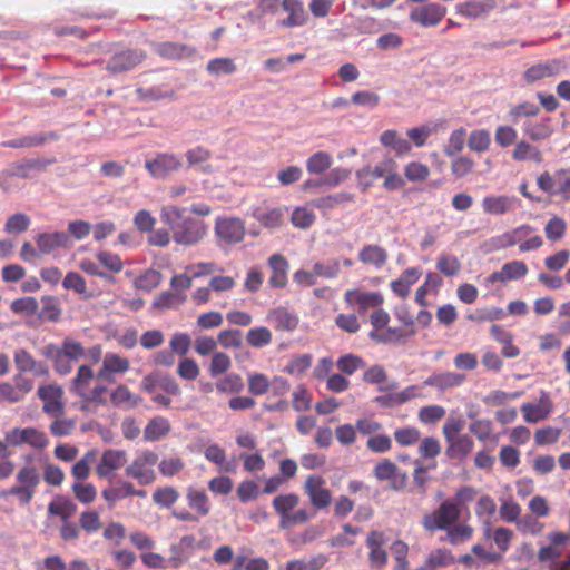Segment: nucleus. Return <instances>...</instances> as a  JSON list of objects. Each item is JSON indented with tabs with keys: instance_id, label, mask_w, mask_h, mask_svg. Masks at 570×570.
Returning <instances> with one entry per match:
<instances>
[{
	"instance_id": "nucleus-52",
	"label": "nucleus",
	"mask_w": 570,
	"mask_h": 570,
	"mask_svg": "<svg viewBox=\"0 0 570 570\" xmlns=\"http://www.w3.org/2000/svg\"><path fill=\"white\" fill-rule=\"evenodd\" d=\"M94 379V372L90 366L81 365L78 368L77 375L72 380L71 391L77 395L83 397V389L89 385Z\"/></svg>"
},
{
	"instance_id": "nucleus-61",
	"label": "nucleus",
	"mask_w": 570,
	"mask_h": 570,
	"mask_svg": "<svg viewBox=\"0 0 570 570\" xmlns=\"http://www.w3.org/2000/svg\"><path fill=\"white\" fill-rule=\"evenodd\" d=\"M436 268L445 276L456 275L461 269V263L454 255L442 254L436 262Z\"/></svg>"
},
{
	"instance_id": "nucleus-9",
	"label": "nucleus",
	"mask_w": 570,
	"mask_h": 570,
	"mask_svg": "<svg viewBox=\"0 0 570 570\" xmlns=\"http://www.w3.org/2000/svg\"><path fill=\"white\" fill-rule=\"evenodd\" d=\"M345 303L362 315L370 308L380 307L383 304V295L380 292H362L360 289H347L344 294Z\"/></svg>"
},
{
	"instance_id": "nucleus-18",
	"label": "nucleus",
	"mask_w": 570,
	"mask_h": 570,
	"mask_svg": "<svg viewBox=\"0 0 570 570\" xmlns=\"http://www.w3.org/2000/svg\"><path fill=\"white\" fill-rule=\"evenodd\" d=\"M282 9L287 12L288 16L285 19L276 21V24L282 28H295L304 26L308 16L304 9L302 0H282Z\"/></svg>"
},
{
	"instance_id": "nucleus-17",
	"label": "nucleus",
	"mask_w": 570,
	"mask_h": 570,
	"mask_svg": "<svg viewBox=\"0 0 570 570\" xmlns=\"http://www.w3.org/2000/svg\"><path fill=\"white\" fill-rule=\"evenodd\" d=\"M521 412L527 423H538L549 417L552 412V402L546 392H541L537 403H523Z\"/></svg>"
},
{
	"instance_id": "nucleus-2",
	"label": "nucleus",
	"mask_w": 570,
	"mask_h": 570,
	"mask_svg": "<svg viewBox=\"0 0 570 570\" xmlns=\"http://www.w3.org/2000/svg\"><path fill=\"white\" fill-rule=\"evenodd\" d=\"M214 235L216 245L224 252H229L240 244L246 235L245 222L236 216H218L215 219Z\"/></svg>"
},
{
	"instance_id": "nucleus-30",
	"label": "nucleus",
	"mask_w": 570,
	"mask_h": 570,
	"mask_svg": "<svg viewBox=\"0 0 570 570\" xmlns=\"http://www.w3.org/2000/svg\"><path fill=\"white\" fill-rule=\"evenodd\" d=\"M157 55L166 59H183L190 57L195 53V49L178 42H159L154 46Z\"/></svg>"
},
{
	"instance_id": "nucleus-58",
	"label": "nucleus",
	"mask_w": 570,
	"mask_h": 570,
	"mask_svg": "<svg viewBox=\"0 0 570 570\" xmlns=\"http://www.w3.org/2000/svg\"><path fill=\"white\" fill-rule=\"evenodd\" d=\"M62 286L68 291L89 297L86 281L77 272H68L62 281Z\"/></svg>"
},
{
	"instance_id": "nucleus-26",
	"label": "nucleus",
	"mask_w": 570,
	"mask_h": 570,
	"mask_svg": "<svg viewBox=\"0 0 570 570\" xmlns=\"http://www.w3.org/2000/svg\"><path fill=\"white\" fill-rule=\"evenodd\" d=\"M13 361L17 370L21 373L31 372L36 375L47 373V367L33 358V356L24 348H17L13 353Z\"/></svg>"
},
{
	"instance_id": "nucleus-42",
	"label": "nucleus",
	"mask_w": 570,
	"mask_h": 570,
	"mask_svg": "<svg viewBox=\"0 0 570 570\" xmlns=\"http://www.w3.org/2000/svg\"><path fill=\"white\" fill-rule=\"evenodd\" d=\"M550 118L541 119L540 121H527L523 125L524 132L532 140H543L551 135Z\"/></svg>"
},
{
	"instance_id": "nucleus-10",
	"label": "nucleus",
	"mask_w": 570,
	"mask_h": 570,
	"mask_svg": "<svg viewBox=\"0 0 570 570\" xmlns=\"http://www.w3.org/2000/svg\"><path fill=\"white\" fill-rule=\"evenodd\" d=\"M146 55L141 50H124L110 57L106 69L111 73H121L132 70L144 61Z\"/></svg>"
},
{
	"instance_id": "nucleus-62",
	"label": "nucleus",
	"mask_w": 570,
	"mask_h": 570,
	"mask_svg": "<svg viewBox=\"0 0 570 570\" xmlns=\"http://www.w3.org/2000/svg\"><path fill=\"white\" fill-rule=\"evenodd\" d=\"M38 301L31 296L18 298L11 303V311L14 314L24 316L35 315L38 312Z\"/></svg>"
},
{
	"instance_id": "nucleus-36",
	"label": "nucleus",
	"mask_w": 570,
	"mask_h": 570,
	"mask_svg": "<svg viewBox=\"0 0 570 570\" xmlns=\"http://www.w3.org/2000/svg\"><path fill=\"white\" fill-rule=\"evenodd\" d=\"M446 530L445 537L441 541H448L452 546H458L461 542L468 541L473 534V528L464 523H454Z\"/></svg>"
},
{
	"instance_id": "nucleus-60",
	"label": "nucleus",
	"mask_w": 570,
	"mask_h": 570,
	"mask_svg": "<svg viewBox=\"0 0 570 570\" xmlns=\"http://www.w3.org/2000/svg\"><path fill=\"white\" fill-rule=\"evenodd\" d=\"M336 365L342 373L352 375L357 370L363 368L365 366V362L357 355L346 354L337 360Z\"/></svg>"
},
{
	"instance_id": "nucleus-40",
	"label": "nucleus",
	"mask_w": 570,
	"mask_h": 570,
	"mask_svg": "<svg viewBox=\"0 0 570 570\" xmlns=\"http://www.w3.org/2000/svg\"><path fill=\"white\" fill-rule=\"evenodd\" d=\"M332 156L326 151H317L306 160V169L311 175H321L332 166Z\"/></svg>"
},
{
	"instance_id": "nucleus-43",
	"label": "nucleus",
	"mask_w": 570,
	"mask_h": 570,
	"mask_svg": "<svg viewBox=\"0 0 570 570\" xmlns=\"http://www.w3.org/2000/svg\"><path fill=\"white\" fill-rule=\"evenodd\" d=\"M161 278L160 272L149 268L134 281V285L139 291L151 292L159 286Z\"/></svg>"
},
{
	"instance_id": "nucleus-21",
	"label": "nucleus",
	"mask_w": 570,
	"mask_h": 570,
	"mask_svg": "<svg viewBox=\"0 0 570 570\" xmlns=\"http://www.w3.org/2000/svg\"><path fill=\"white\" fill-rule=\"evenodd\" d=\"M519 205L520 202L517 197L507 195L487 196L482 200L483 212L495 216L512 212Z\"/></svg>"
},
{
	"instance_id": "nucleus-48",
	"label": "nucleus",
	"mask_w": 570,
	"mask_h": 570,
	"mask_svg": "<svg viewBox=\"0 0 570 570\" xmlns=\"http://www.w3.org/2000/svg\"><path fill=\"white\" fill-rule=\"evenodd\" d=\"M42 308L39 313V317L50 321L57 322L61 315V308L59 306L58 298L55 296H42Z\"/></svg>"
},
{
	"instance_id": "nucleus-22",
	"label": "nucleus",
	"mask_w": 570,
	"mask_h": 570,
	"mask_svg": "<svg viewBox=\"0 0 570 570\" xmlns=\"http://www.w3.org/2000/svg\"><path fill=\"white\" fill-rule=\"evenodd\" d=\"M36 243L41 255L50 254L57 248H68L71 245L70 236L65 232L41 233L36 237Z\"/></svg>"
},
{
	"instance_id": "nucleus-13",
	"label": "nucleus",
	"mask_w": 570,
	"mask_h": 570,
	"mask_svg": "<svg viewBox=\"0 0 570 570\" xmlns=\"http://www.w3.org/2000/svg\"><path fill=\"white\" fill-rule=\"evenodd\" d=\"M397 169V164L392 157H384L374 166H366L356 171V177L364 188L370 187L374 180L384 178L392 170Z\"/></svg>"
},
{
	"instance_id": "nucleus-41",
	"label": "nucleus",
	"mask_w": 570,
	"mask_h": 570,
	"mask_svg": "<svg viewBox=\"0 0 570 570\" xmlns=\"http://www.w3.org/2000/svg\"><path fill=\"white\" fill-rule=\"evenodd\" d=\"M110 401L117 407L131 409L138 404L139 397L132 394L126 385H118L112 391Z\"/></svg>"
},
{
	"instance_id": "nucleus-4",
	"label": "nucleus",
	"mask_w": 570,
	"mask_h": 570,
	"mask_svg": "<svg viewBox=\"0 0 570 570\" xmlns=\"http://www.w3.org/2000/svg\"><path fill=\"white\" fill-rule=\"evenodd\" d=\"M158 463V454L145 450L126 466L125 475L137 481L139 485H149L156 481V472L153 469Z\"/></svg>"
},
{
	"instance_id": "nucleus-57",
	"label": "nucleus",
	"mask_w": 570,
	"mask_h": 570,
	"mask_svg": "<svg viewBox=\"0 0 570 570\" xmlns=\"http://www.w3.org/2000/svg\"><path fill=\"white\" fill-rule=\"evenodd\" d=\"M507 312L500 307L481 308L476 309L473 314L468 315V318L473 322H493L503 320Z\"/></svg>"
},
{
	"instance_id": "nucleus-29",
	"label": "nucleus",
	"mask_w": 570,
	"mask_h": 570,
	"mask_svg": "<svg viewBox=\"0 0 570 570\" xmlns=\"http://www.w3.org/2000/svg\"><path fill=\"white\" fill-rule=\"evenodd\" d=\"M446 443L445 455L452 460H463L474 448V442L468 434H461Z\"/></svg>"
},
{
	"instance_id": "nucleus-63",
	"label": "nucleus",
	"mask_w": 570,
	"mask_h": 570,
	"mask_svg": "<svg viewBox=\"0 0 570 570\" xmlns=\"http://www.w3.org/2000/svg\"><path fill=\"white\" fill-rule=\"evenodd\" d=\"M539 112L540 107L538 105L530 101H523L513 106L509 111V116L513 122H518L521 117H535Z\"/></svg>"
},
{
	"instance_id": "nucleus-25",
	"label": "nucleus",
	"mask_w": 570,
	"mask_h": 570,
	"mask_svg": "<svg viewBox=\"0 0 570 570\" xmlns=\"http://www.w3.org/2000/svg\"><path fill=\"white\" fill-rule=\"evenodd\" d=\"M114 483L101 491L102 499L112 508L118 501L131 497L132 482L125 479L112 480Z\"/></svg>"
},
{
	"instance_id": "nucleus-54",
	"label": "nucleus",
	"mask_w": 570,
	"mask_h": 570,
	"mask_svg": "<svg viewBox=\"0 0 570 570\" xmlns=\"http://www.w3.org/2000/svg\"><path fill=\"white\" fill-rule=\"evenodd\" d=\"M466 130L461 127L451 132L448 145L444 148L446 156L453 157L460 154L465 145Z\"/></svg>"
},
{
	"instance_id": "nucleus-7",
	"label": "nucleus",
	"mask_w": 570,
	"mask_h": 570,
	"mask_svg": "<svg viewBox=\"0 0 570 570\" xmlns=\"http://www.w3.org/2000/svg\"><path fill=\"white\" fill-rule=\"evenodd\" d=\"M181 167V160L171 154H157L156 157L145 160V168L151 177L165 179Z\"/></svg>"
},
{
	"instance_id": "nucleus-20",
	"label": "nucleus",
	"mask_w": 570,
	"mask_h": 570,
	"mask_svg": "<svg viewBox=\"0 0 570 570\" xmlns=\"http://www.w3.org/2000/svg\"><path fill=\"white\" fill-rule=\"evenodd\" d=\"M266 320L276 331L285 332L295 331L299 323L298 315L283 306L271 309Z\"/></svg>"
},
{
	"instance_id": "nucleus-34",
	"label": "nucleus",
	"mask_w": 570,
	"mask_h": 570,
	"mask_svg": "<svg viewBox=\"0 0 570 570\" xmlns=\"http://www.w3.org/2000/svg\"><path fill=\"white\" fill-rule=\"evenodd\" d=\"M186 499L190 509L205 517L210 511V503L205 490L188 488Z\"/></svg>"
},
{
	"instance_id": "nucleus-31",
	"label": "nucleus",
	"mask_w": 570,
	"mask_h": 570,
	"mask_svg": "<svg viewBox=\"0 0 570 570\" xmlns=\"http://www.w3.org/2000/svg\"><path fill=\"white\" fill-rule=\"evenodd\" d=\"M387 252L379 245H365L358 252V259L366 265L381 269L387 262Z\"/></svg>"
},
{
	"instance_id": "nucleus-12",
	"label": "nucleus",
	"mask_w": 570,
	"mask_h": 570,
	"mask_svg": "<svg viewBox=\"0 0 570 570\" xmlns=\"http://www.w3.org/2000/svg\"><path fill=\"white\" fill-rule=\"evenodd\" d=\"M129 361L116 353H106L102 360V366L98 371L96 377L109 384L116 382V374H124L129 370Z\"/></svg>"
},
{
	"instance_id": "nucleus-51",
	"label": "nucleus",
	"mask_w": 570,
	"mask_h": 570,
	"mask_svg": "<svg viewBox=\"0 0 570 570\" xmlns=\"http://www.w3.org/2000/svg\"><path fill=\"white\" fill-rule=\"evenodd\" d=\"M455 562L452 552L445 548L431 551L426 559L429 568H445Z\"/></svg>"
},
{
	"instance_id": "nucleus-37",
	"label": "nucleus",
	"mask_w": 570,
	"mask_h": 570,
	"mask_svg": "<svg viewBox=\"0 0 570 570\" xmlns=\"http://www.w3.org/2000/svg\"><path fill=\"white\" fill-rule=\"evenodd\" d=\"M298 503L299 497L296 493L281 494L273 499V508L281 520H285Z\"/></svg>"
},
{
	"instance_id": "nucleus-45",
	"label": "nucleus",
	"mask_w": 570,
	"mask_h": 570,
	"mask_svg": "<svg viewBox=\"0 0 570 570\" xmlns=\"http://www.w3.org/2000/svg\"><path fill=\"white\" fill-rule=\"evenodd\" d=\"M316 277L333 279L341 272V263L337 258H328L326 261L316 262L313 265Z\"/></svg>"
},
{
	"instance_id": "nucleus-47",
	"label": "nucleus",
	"mask_w": 570,
	"mask_h": 570,
	"mask_svg": "<svg viewBox=\"0 0 570 570\" xmlns=\"http://www.w3.org/2000/svg\"><path fill=\"white\" fill-rule=\"evenodd\" d=\"M215 387L220 393H239L244 389V382L240 375L229 373L215 383Z\"/></svg>"
},
{
	"instance_id": "nucleus-50",
	"label": "nucleus",
	"mask_w": 570,
	"mask_h": 570,
	"mask_svg": "<svg viewBox=\"0 0 570 570\" xmlns=\"http://www.w3.org/2000/svg\"><path fill=\"white\" fill-rule=\"evenodd\" d=\"M246 340L250 346L261 348L271 344L272 332L265 326L254 327L247 332Z\"/></svg>"
},
{
	"instance_id": "nucleus-6",
	"label": "nucleus",
	"mask_w": 570,
	"mask_h": 570,
	"mask_svg": "<svg viewBox=\"0 0 570 570\" xmlns=\"http://www.w3.org/2000/svg\"><path fill=\"white\" fill-rule=\"evenodd\" d=\"M446 14V7L438 2H430L412 7L409 13L411 22L423 28L438 26Z\"/></svg>"
},
{
	"instance_id": "nucleus-56",
	"label": "nucleus",
	"mask_w": 570,
	"mask_h": 570,
	"mask_svg": "<svg viewBox=\"0 0 570 570\" xmlns=\"http://www.w3.org/2000/svg\"><path fill=\"white\" fill-rule=\"evenodd\" d=\"M491 142L490 132L485 129L473 130L468 139V146L471 150L483 153L489 149Z\"/></svg>"
},
{
	"instance_id": "nucleus-64",
	"label": "nucleus",
	"mask_w": 570,
	"mask_h": 570,
	"mask_svg": "<svg viewBox=\"0 0 570 570\" xmlns=\"http://www.w3.org/2000/svg\"><path fill=\"white\" fill-rule=\"evenodd\" d=\"M268 570L269 564L266 559L259 557L247 560L244 556H237L235 559L234 570Z\"/></svg>"
},
{
	"instance_id": "nucleus-3",
	"label": "nucleus",
	"mask_w": 570,
	"mask_h": 570,
	"mask_svg": "<svg viewBox=\"0 0 570 570\" xmlns=\"http://www.w3.org/2000/svg\"><path fill=\"white\" fill-rule=\"evenodd\" d=\"M18 484L1 492L2 498L14 495L21 504H29L40 483V474L35 466L24 465L17 473Z\"/></svg>"
},
{
	"instance_id": "nucleus-44",
	"label": "nucleus",
	"mask_w": 570,
	"mask_h": 570,
	"mask_svg": "<svg viewBox=\"0 0 570 570\" xmlns=\"http://www.w3.org/2000/svg\"><path fill=\"white\" fill-rule=\"evenodd\" d=\"M31 225V219L23 213H16L9 216L4 224V232L11 235L22 234Z\"/></svg>"
},
{
	"instance_id": "nucleus-46",
	"label": "nucleus",
	"mask_w": 570,
	"mask_h": 570,
	"mask_svg": "<svg viewBox=\"0 0 570 570\" xmlns=\"http://www.w3.org/2000/svg\"><path fill=\"white\" fill-rule=\"evenodd\" d=\"M353 195L347 193H337L334 195H327L324 197H320L312 202L313 206L322 210H330L335 206L344 203H350L353 200Z\"/></svg>"
},
{
	"instance_id": "nucleus-5",
	"label": "nucleus",
	"mask_w": 570,
	"mask_h": 570,
	"mask_svg": "<svg viewBox=\"0 0 570 570\" xmlns=\"http://www.w3.org/2000/svg\"><path fill=\"white\" fill-rule=\"evenodd\" d=\"M460 517L461 508L459 504L453 500H445L436 511L423 517L422 524L429 531L445 530L454 524Z\"/></svg>"
},
{
	"instance_id": "nucleus-35",
	"label": "nucleus",
	"mask_w": 570,
	"mask_h": 570,
	"mask_svg": "<svg viewBox=\"0 0 570 570\" xmlns=\"http://www.w3.org/2000/svg\"><path fill=\"white\" fill-rule=\"evenodd\" d=\"M186 299V295L179 292L164 291L157 295L153 302L155 309H170L178 308Z\"/></svg>"
},
{
	"instance_id": "nucleus-24",
	"label": "nucleus",
	"mask_w": 570,
	"mask_h": 570,
	"mask_svg": "<svg viewBox=\"0 0 570 570\" xmlns=\"http://www.w3.org/2000/svg\"><path fill=\"white\" fill-rule=\"evenodd\" d=\"M56 163V158H28L21 161L14 163L12 166V175L20 178L30 177V173H41L48 166Z\"/></svg>"
},
{
	"instance_id": "nucleus-53",
	"label": "nucleus",
	"mask_w": 570,
	"mask_h": 570,
	"mask_svg": "<svg viewBox=\"0 0 570 570\" xmlns=\"http://www.w3.org/2000/svg\"><path fill=\"white\" fill-rule=\"evenodd\" d=\"M77 421L63 416L56 417L49 425L50 433L56 438H63L72 434L76 430Z\"/></svg>"
},
{
	"instance_id": "nucleus-19",
	"label": "nucleus",
	"mask_w": 570,
	"mask_h": 570,
	"mask_svg": "<svg viewBox=\"0 0 570 570\" xmlns=\"http://www.w3.org/2000/svg\"><path fill=\"white\" fill-rule=\"evenodd\" d=\"M61 135L58 131L37 132L1 142L7 148H35L45 146L47 142L59 140Z\"/></svg>"
},
{
	"instance_id": "nucleus-27",
	"label": "nucleus",
	"mask_w": 570,
	"mask_h": 570,
	"mask_svg": "<svg viewBox=\"0 0 570 570\" xmlns=\"http://www.w3.org/2000/svg\"><path fill=\"white\" fill-rule=\"evenodd\" d=\"M494 8V2L492 0H471L458 3L455 7L456 13L469 18V19H478L483 16H487Z\"/></svg>"
},
{
	"instance_id": "nucleus-32",
	"label": "nucleus",
	"mask_w": 570,
	"mask_h": 570,
	"mask_svg": "<svg viewBox=\"0 0 570 570\" xmlns=\"http://www.w3.org/2000/svg\"><path fill=\"white\" fill-rule=\"evenodd\" d=\"M380 141L383 146L393 149L397 156L407 154L412 148L411 142L399 136L397 131L393 129L383 131L380 136Z\"/></svg>"
},
{
	"instance_id": "nucleus-1",
	"label": "nucleus",
	"mask_w": 570,
	"mask_h": 570,
	"mask_svg": "<svg viewBox=\"0 0 570 570\" xmlns=\"http://www.w3.org/2000/svg\"><path fill=\"white\" fill-rule=\"evenodd\" d=\"M187 212L185 207L167 205L160 210V219L171 232L173 240L177 245L191 247L206 237L208 225Z\"/></svg>"
},
{
	"instance_id": "nucleus-28",
	"label": "nucleus",
	"mask_w": 570,
	"mask_h": 570,
	"mask_svg": "<svg viewBox=\"0 0 570 570\" xmlns=\"http://www.w3.org/2000/svg\"><path fill=\"white\" fill-rule=\"evenodd\" d=\"M465 381V375L455 372L434 373L424 381V385L436 387L444 391L451 387L460 386Z\"/></svg>"
},
{
	"instance_id": "nucleus-23",
	"label": "nucleus",
	"mask_w": 570,
	"mask_h": 570,
	"mask_svg": "<svg viewBox=\"0 0 570 570\" xmlns=\"http://www.w3.org/2000/svg\"><path fill=\"white\" fill-rule=\"evenodd\" d=\"M271 268L268 285L273 288H283L287 284L289 263L282 254H273L267 261Z\"/></svg>"
},
{
	"instance_id": "nucleus-59",
	"label": "nucleus",
	"mask_w": 570,
	"mask_h": 570,
	"mask_svg": "<svg viewBox=\"0 0 570 570\" xmlns=\"http://www.w3.org/2000/svg\"><path fill=\"white\" fill-rule=\"evenodd\" d=\"M179 498L178 491L173 487L158 488L153 493V500L156 504L170 508Z\"/></svg>"
},
{
	"instance_id": "nucleus-16",
	"label": "nucleus",
	"mask_w": 570,
	"mask_h": 570,
	"mask_svg": "<svg viewBox=\"0 0 570 570\" xmlns=\"http://www.w3.org/2000/svg\"><path fill=\"white\" fill-rule=\"evenodd\" d=\"M386 539L381 531H371L366 538V546L370 549L368 563L376 570H382L387 563V552L383 549Z\"/></svg>"
},
{
	"instance_id": "nucleus-39",
	"label": "nucleus",
	"mask_w": 570,
	"mask_h": 570,
	"mask_svg": "<svg viewBox=\"0 0 570 570\" xmlns=\"http://www.w3.org/2000/svg\"><path fill=\"white\" fill-rule=\"evenodd\" d=\"M495 511H497V504L490 495H488V494L482 495L478 500L476 507H475V513L479 518H487L484 520V524H485L484 535L487 538L490 537V520L493 517V514L495 513Z\"/></svg>"
},
{
	"instance_id": "nucleus-38",
	"label": "nucleus",
	"mask_w": 570,
	"mask_h": 570,
	"mask_svg": "<svg viewBox=\"0 0 570 570\" xmlns=\"http://www.w3.org/2000/svg\"><path fill=\"white\" fill-rule=\"evenodd\" d=\"M77 504L70 499L61 498L58 501H52L48 504V513L50 515H58L61 521L70 520L77 512Z\"/></svg>"
},
{
	"instance_id": "nucleus-49",
	"label": "nucleus",
	"mask_w": 570,
	"mask_h": 570,
	"mask_svg": "<svg viewBox=\"0 0 570 570\" xmlns=\"http://www.w3.org/2000/svg\"><path fill=\"white\" fill-rule=\"evenodd\" d=\"M206 70L213 76H222L234 73L237 67L230 58H215L208 61Z\"/></svg>"
},
{
	"instance_id": "nucleus-14",
	"label": "nucleus",
	"mask_w": 570,
	"mask_h": 570,
	"mask_svg": "<svg viewBox=\"0 0 570 570\" xmlns=\"http://www.w3.org/2000/svg\"><path fill=\"white\" fill-rule=\"evenodd\" d=\"M528 273V266L522 261H512L505 263L500 271L491 273L484 278L483 284L487 287L495 283H507L510 281H517L524 277Z\"/></svg>"
},
{
	"instance_id": "nucleus-11",
	"label": "nucleus",
	"mask_w": 570,
	"mask_h": 570,
	"mask_svg": "<svg viewBox=\"0 0 570 570\" xmlns=\"http://www.w3.org/2000/svg\"><path fill=\"white\" fill-rule=\"evenodd\" d=\"M564 69V63L560 59H548L532 65L523 72V79L528 83H535L548 78L556 77Z\"/></svg>"
},
{
	"instance_id": "nucleus-55",
	"label": "nucleus",
	"mask_w": 570,
	"mask_h": 570,
	"mask_svg": "<svg viewBox=\"0 0 570 570\" xmlns=\"http://www.w3.org/2000/svg\"><path fill=\"white\" fill-rule=\"evenodd\" d=\"M512 157L518 161H523L527 159H531L538 163L541 161L540 150L524 140L515 145Z\"/></svg>"
},
{
	"instance_id": "nucleus-8",
	"label": "nucleus",
	"mask_w": 570,
	"mask_h": 570,
	"mask_svg": "<svg viewBox=\"0 0 570 570\" xmlns=\"http://www.w3.org/2000/svg\"><path fill=\"white\" fill-rule=\"evenodd\" d=\"M127 462V453L124 450L107 449L102 452L96 466V474L100 479L114 480V472L122 468Z\"/></svg>"
},
{
	"instance_id": "nucleus-33",
	"label": "nucleus",
	"mask_w": 570,
	"mask_h": 570,
	"mask_svg": "<svg viewBox=\"0 0 570 570\" xmlns=\"http://www.w3.org/2000/svg\"><path fill=\"white\" fill-rule=\"evenodd\" d=\"M170 432V423L164 416L153 417L144 430V439L148 442H155L166 436Z\"/></svg>"
},
{
	"instance_id": "nucleus-15",
	"label": "nucleus",
	"mask_w": 570,
	"mask_h": 570,
	"mask_svg": "<svg viewBox=\"0 0 570 570\" xmlns=\"http://www.w3.org/2000/svg\"><path fill=\"white\" fill-rule=\"evenodd\" d=\"M324 484L325 480L315 475L308 476L305 481L304 490L315 509L327 508L332 502V493Z\"/></svg>"
}]
</instances>
